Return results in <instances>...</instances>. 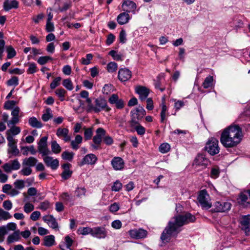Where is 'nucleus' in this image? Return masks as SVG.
I'll list each match as a JSON object with an SVG mask.
<instances>
[{"label":"nucleus","mask_w":250,"mask_h":250,"mask_svg":"<svg viewBox=\"0 0 250 250\" xmlns=\"http://www.w3.org/2000/svg\"><path fill=\"white\" fill-rule=\"evenodd\" d=\"M52 60V58L49 56H42L38 59L37 62L41 65H43L49 61Z\"/></svg>","instance_id":"47"},{"label":"nucleus","mask_w":250,"mask_h":250,"mask_svg":"<svg viewBox=\"0 0 250 250\" xmlns=\"http://www.w3.org/2000/svg\"><path fill=\"white\" fill-rule=\"evenodd\" d=\"M20 239V231H14L12 234L8 236L7 239L8 243H12L15 241H18Z\"/></svg>","instance_id":"29"},{"label":"nucleus","mask_w":250,"mask_h":250,"mask_svg":"<svg viewBox=\"0 0 250 250\" xmlns=\"http://www.w3.org/2000/svg\"><path fill=\"white\" fill-rule=\"evenodd\" d=\"M107 232L104 227H95L93 228L92 236L99 239H104L107 236Z\"/></svg>","instance_id":"15"},{"label":"nucleus","mask_w":250,"mask_h":250,"mask_svg":"<svg viewBox=\"0 0 250 250\" xmlns=\"http://www.w3.org/2000/svg\"><path fill=\"white\" fill-rule=\"evenodd\" d=\"M28 123L30 126L34 128H41L43 126L41 122L38 121V119L34 117L30 118Z\"/></svg>","instance_id":"28"},{"label":"nucleus","mask_w":250,"mask_h":250,"mask_svg":"<svg viewBox=\"0 0 250 250\" xmlns=\"http://www.w3.org/2000/svg\"><path fill=\"white\" fill-rule=\"evenodd\" d=\"M93 58L91 54H87L86 55V58H82L81 60V63L83 65H88L90 63V61Z\"/></svg>","instance_id":"48"},{"label":"nucleus","mask_w":250,"mask_h":250,"mask_svg":"<svg viewBox=\"0 0 250 250\" xmlns=\"http://www.w3.org/2000/svg\"><path fill=\"white\" fill-rule=\"evenodd\" d=\"M3 207L6 210H9L12 208V203L10 200H6L3 202Z\"/></svg>","instance_id":"62"},{"label":"nucleus","mask_w":250,"mask_h":250,"mask_svg":"<svg viewBox=\"0 0 250 250\" xmlns=\"http://www.w3.org/2000/svg\"><path fill=\"white\" fill-rule=\"evenodd\" d=\"M130 19L129 15L126 12L120 13L117 18V21L120 25L127 23Z\"/></svg>","instance_id":"25"},{"label":"nucleus","mask_w":250,"mask_h":250,"mask_svg":"<svg viewBox=\"0 0 250 250\" xmlns=\"http://www.w3.org/2000/svg\"><path fill=\"white\" fill-rule=\"evenodd\" d=\"M56 95L59 97L61 101L64 100V97L66 93V91L63 88H59L57 89L55 92Z\"/></svg>","instance_id":"36"},{"label":"nucleus","mask_w":250,"mask_h":250,"mask_svg":"<svg viewBox=\"0 0 250 250\" xmlns=\"http://www.w3.org/2000/svg\"><path fill=\"white\" fill-rule=\"evenodd\" d=\"M109 55H111L113 58L116 61H122V56L121 54H118L115 50H111L109 52Z\"/></svg>","instance_id":"54"},{"label":"nucleus","mask_w":250,"mask_h":250,"mask_svg":"<svg viewBox=\"0 0 250 250\" xmlns=\"http://www.w3.org/2000/svg\"><path fill=\"white\" fill-rule=\"evenodd\" d=\"M133 127L135 128V130L138 135H143L146 132L145 128L141 125L139 124Z\"/></svg>","instance_id":"49"},{"label":"nucleus","mask_w":250,"mask_h":250,"mask_svg":"<svg viewBox=\"0 0 250 250\" xmlns=\"http://www.w3.org/2000/svg\"><path fill=\"white\" fill-rule=\"evenodd\" d=\"M6 52L7 53V58L9 59L13 58L16 55V51L11 45L6 46Z\"/></svg>","instance_id":"35"},{"label":"nucleus","mask_w":250,"mask_h":250,"mask_svg":"<svg viewBox=\"0 0 250 250\" xmlns=\"http://www.w3.org/2000/svg\"><path fill=\"white\" fill-rule=\"evenodd\" d=\"M213 80V77L210 75L206 77L202 84L204 88H208L211 87L212 85Z\"/></svg>","instance_id":"32"},{"label":"nucleus","mask_w":250,"mask_h":250,"mask_svg":"<svg viewBox=\"0 0 250 250\" xmlns=\"http://www.w3.org/2000/svg\"><path fill=\"white\" fill-rule=\"evenodd\" d=\"M241 229L246 235H250V215L243 216L240 220Z\"/></svg>","instance_id":"12"},{"label":"nucleus","mask_w":250,"mask_h":250,"mask_svg":"<svg viewBox=\"0 0 250 250\" xmlns=\"http://www.w3.org/2000/svg\"><path fill=\"white\" fill-rule=\"evenodd\" d=\"M59 10L61 12L67 10L71 6V1L70 0H58Z\"/></svg>","instance_id":"24"},{"label":"nucleus","mask_w":250,"mask_h":250,"mask_svg":"<svg viewBox=\"0 0 250 250\" xmlns=\"http://www.w3.org/2000/svg\"><path fill=\"white\" fill-rule=\"evenodd\" d=\"M130 236L135 239H142L145 238L147 234V231L142 229H134L129 231Z\"/></svg>","instance_id":"14"},{"label":"nucleus","mask_w":250,"mask_h":250,"mask_svg":"<svg viewBox=\"0 0 250 250\" xmlns=\"http://www.w3.org/2000/svg\"><path fill=\"white\" fill-rule=\"evenodd\" d=\"M69 130L66 128L59 127L56 131V135L59 138H63V140L65 142L70 141L71 137L68 135Z\"/></svg>","instance_id":"22"},{"label":"nucleus","mask_w":250,"mask_h":250,"mask_svg":"<svg viewBox=\"0 0 250 250\" xmlns=\"http://www.w3.org/2000/svg\"><path fill=\"white\" fill-rule=\"evenodd\" d=\"M62 78L60 77L55 78L50 84V88L54 89L60 85Z\"/></svg>","instance_id":"40"},{"label":"nucleus","mask_w":250,"mask_h":250,"mask_svg":"<svg viewBox=\"0 0 250 250\" xmlns=\"http://www.w3.org/2000/svg\"><path fill=\"white\" fill-rule=\"evenodd\" d=\"M28 74H33L37 72V66L35 63H31L29 65V68L27 70Z\"/></svg>","instance_id":"58"},{"label":"nucleus","mask_w":250,"mask_h":250,"mask_svg":"<svg viewBox=\"0 0 250 250\" xmlns=\"http://www.w3.org/2000/svg\"><path fill=\"white\" fill-rule=\"evenodd\" d=\"M8 132H10L13 135H16L21 132V128L18 126L13 125L7 131V134Z\"/></svg>","instance_id":"56"},{"label":"nucleus","mask_w":250,"mask_h":250,"mask_svg":"<svg viewBox=\"0 0 250 250\" xmlns=\"http://www.w3.org/2000/svg\"><path fill=\"white\" fill-rule=\"evenodd\" d=\"M16 144H11L8 145L9 147V153H10L12 154L13 155L16 156L19 153V150L17 148V146L16 145Z\"/></svg>","instance_id":"45"},{"label":"nucleus","mask_w":250,"mask_h":250,"mask_svg":"<svg viewBox=\"0 0 250 250\" xmlns=\"http://www.w3.org/2000/svg\"><path fill=\"white\" fill-rule=\"evenodd\" d=\"M38 160L36 158L33 157H30L27 159L23 160L22 165L23 166H28L29 167H32L35 166L37 163Z\"/></svg>","instance_id":"30"},{"label":"nucleus","mask_w":250,"mask_h":250,"mask_svg":"<svg viewBox=\"0 0 250 250\" xmlns=\"http://www.w3.org/2000/svg\"><path fill=\"white\" fill-rule=\"evenodd\" d=\"M197 199L203 208L208 209L211 208L209 196L206 189L200 191Z\"/></svg>","instance_id":"4"},{"label":"nucleus","mask_w":250,"mask_h":250,"mask_svg":"<svg viewBox=\"0 0 250 250\" xmlns=\"http://www.w3.org/2000/svg\"><path fill=\"white\" fill-rule=\"evenodd\" d=\"M72 174V171L71 170L63 171L62 173L61 176L63 179L67 180L71 176Z\"/></svg>","instance_id":"60"},{"label":"nucleus","mask_w":250,"mask_h":250,"mask_svg":"<svg viewBox=\"0 0 250 250\" xmlns=\"http://www.w3.org/2000/svg\"><path fill=\"white\" fill-rule=\"evenodd\" d=\"M84 136L85 140H90L93 135L92 130L91 128H85L84 127Z\"/></svg>","instance_id":"46"},{"label":"nucleus","mask_w":250,"mask_h":250,"mask_svg":"<svg viewBox=\"0 0 250 250\" xmlns=\"http://www.w3.org/2000/svg\"><path fill=\"white\" fill-rule=\"evenodd\" d=\"M115 36L113 34H109L107 38L106 43L107 45H110L115 41Z\"/></svg>","instance_id":"64"},{"label":"nucleus","mask_w":250,"mask_h":250,"mask_svg":"<svg viewBox=\"0 0 250 250\" xmlns=\"http://www.w3.org/2000/svg\"><path fill=\"white\" fill-rule=\"evenodd\" d=\"M212 210L215 212H226L229 210L231 207L230 202L217 201L213 204Z\"/></svg>","instance_id":"7"},{"label":"nucleus","mask_w":250,"mask_h":250,"mask_svg":"<svg viewBox=\"0 0 250 250\" xmlns=\"http://www.w3.org/2000/svg\"><path fill=\"white\" fill-rule=\"evenodd\" d=\"M122 224L121 222L119 220H116L113 221L111 223V226L112 228L115 229H119L122 227Z\"/></svg>","instance_id":"63"},{"label":"nucleus","mask_w":250,"mask_h":250,"mask_svg":"<svg viewBox=\"0 0 250 250\" xmlns=\"http://www.w3.org/2000/svg\"><path fill=\"white\" fill-rule=\"evenodd\" d=\"M43 220L47 223L48 226L54 229L59 230L58 224L56 219L51 215L44 216Z\"/></svg>","instance_id":"21"},{"label":"nucleus","mask_w":250,"mask_h":250,"mask_svg":"<svg viewBox=\"0 0 250 250\" xmlns=\"http://www.w3.org/2000/svg\"><path fill=\"white\" fill-rule=\"evenodd\" d=\"M19 2L16 0L11 1L6 0L3 3V7L5 11H9L12 8H17L18 7Z\"/></svg>","instance_id":"26"},{"label":"nucleus","mask_w":250,"mask_h":250,"mask_svg":"<svg viewBox=\"0 0 250 250\" xmlns=\"http://www.w3.org/2000/svg\"><path fill=\"white\" fill-rule=\"evenodd\" d=\"M12 217L9 212L4 211L2 208H0V221L2 220H6Z\"/></svg>","instance_id":"37"},{"label":"nucleus","mask_w":250,"mask_h":250,"mask_svg":"<svg viewBox=\"0 0 250 250\" xmlns=\"http://www.w3.org/2000/svg\"><path fill=\"white\" fill-rule=\"evenodd\" d=\"M170 146L168 143H163L161 144L159 147V151L162 153H166L170 150Z\"/></svg>","instance_id":"39"},{"label":"nucleus","mask_w":250,"mask_h":250,"mask_svg":"<svg viewBox=\"0 0 250 250\" xmlns=\"http://www.w3.org/2000/svg\"><path fill=\"white\" fill-rule=\"evenodd\" d=\"M86 192V189L84 188H77L75 190V194L78 197L84 196Z\"/></svg>","instance_id":"53"},{"label":"nucleus","mask_w":250,"mask_h":250,"mask_svg":"<svg viewBox=\"0 0 250 250\" xmlns=\"http://www.w3.org/2000/svg\"><path fill=\"white\" fill-rule=\"evenodd\" d=\"M131 120L129 121L130 126H135L136 125L139 124L140 121H141L145 115L146 114V111L144 108L141 106L135 108L132 110L130 112Z\"/></svg>","instance_id":"3"},{"label":"nucleus","mask_w":250,"mask_h":250,"mask_svg":"<svg viewBox=\"0 0 250 250\" xmlns=\"http://www.w3.org/2000/svg\"><path fill=\"white\" fill-rule=\"evenodd\" d=\"M243 138L242 128L237 125H231L221 133L220 142L225 148H233L240 143Z\"/></svg>","instance_id":"2"},{"label":"nucleus","mask_w":250,"mask_h":250,"mask_svg":"<svg viewBox=\"0 0 250 250\" xmlns=\"http://www.w3.org/2000/svg\"><path fill=\"white\" fill-rule=\"evenodd\" d=\"M19 80L17 77H13L7 82V84L9 86H17L19 84Z\"/></svg>","instance_id":"55"},{"label":"nucleus","mask_w":250,"mask_h":250,"mask_svg":"<svg viewBox=\"0 0 250 250\" xmlns=\"http://www.w3.org/2000/svg\"><path fill=\"white\" fill-rule=\"evenodd\" d=\"M55 242V237L52 235H49L45 236L44 238L43 245L46 247L52 246Z\"/></svg>","instance_id":"31"},{"label":"nucleus","mask_w":250,"mask_h":250,"mask_svg":"<svg viewBox=\"0 0 250 250\" xmlns=\"http://www.w3.org/2000/svg\"><path fill=\"white\" fill-rule=\"evenodd\" d=\"M83 141V138L80 135H77L74 140L71 142V146L74 150H77L79 148V145Z\"/></svg>","instance_id":"27"},{"label":"nucleus","mask_w":250,"mask_h":250,"mask_svg":"<svg viewBox=\"0 0 250 250\" xmlns=\"http://www.w3.org/2000/svg\"><path fill=\"white\" fill-rule=\"evenodd\" d=\"M43 160L46 166L52 169H56L59 167V162L57 159H53L52 157L47 155L43 157Z\"/></svg>","instance_id":"19"},{"label":"nucleus","mask_w":250,"mask_h":250,"mask_svg":"<svg viewBox=\"0 0 250 250\" xmlns=\"http://www.w3.org/2000/svg\"><path fill=\"white\" fill-rule=\"evenodd\" d=\"M74 155V154L73 152H69L65 151L62 153V158L64 160L71 161L73 158Z\"/></svg>","instance_id":"44"},{"label":"nucleus","mask_w":250,"mask_h":250,"mask_svg":"<svg viewBox=\"0 0 250 250\" xmlns=\"http://www.w3.org/2000/svg\"><path fill=\"white\" fill-rule=\"evenodd\" d=\"M111 164L113 168L115 170H121L124 169L125 167V162L120 157H114L111 161Z\"/></svg>","instance_id":"16"},{"label":"nucleus","mask_w":250,"mask_h":250,"mask_svg":"<svg viewBox=\"0 0 250 250\" xmlns=\"http://www.w3.org/2000/svg\"><path fill=\"white\" fill-rule=\"evenodd\" d=\"M122 188V184L118 180L114 183L112 187V190L114 191H119Z\"/></svg>","instance_id":"57"},{"label":"nucleus","mask_w":250,"mask_h":250,"mask_svg":"<svg viewBox=\"0 0 250 250\" xmlns=\"http://www.w3.org/2000/svg\"><path fill=\"white\" fill-rule=\"evenodd\" d=\"M32 169L31 167H23L21 170L19 171V173L23 176H29L32 173Z\"/></svg>","instance_id":"50"},{"label":"nucleus","mask_w":250,"mask_h":250,"mask_svg":"<svg viewBox=\"0 0 250 250\" xmlns=\"http://www.w3.org/2000/svg\"><path fill=\"white\" fill-rule=\"evenodd\" d=\"M220 174L219 168L218 167H215L211 168L210 171V177L212 178L216 179L219 177Z\"/></svg>","instance_id":"43"},{"label":"nucleus","mask_w":250,"mask_h":250,"mask_svg":"<svg viewBox=\"0 0 250 250\" xmlns=\"http://www.w3.org/2000/svg\"><path fill=\"white\" fill-rule=\"evenodd\" d=\"M24 211L29 213L34 209V206L30 203H26L23 207Z\"/></svg>","instance_id":"51"},{"label":"nucleus","mask_w":250,"mask_h":250,"mask_svg":"<svg viewBox=\"0 0 250 250\" xmlns=\"http://www.w3.org/2000/svg\"><path fill=\"white\" fill-rule=\"evenodd\" d=\"M135 91L139 95V98L142 101L145 100L149 93V89L145 86H137L135 88Z\"/></svg>","instance_id":"23"},{"label":"nucleus","mask_w":250,"mask_h":250,"mask_svg":"<svg viewBox=\"0 0 250 250\" xmlns=\"http://www.w3.org/2000/svg\"><path fill=\"white\" fill-rule=\"evenodd\" d=\"M52 151L55 154L60 153L61 151V147L56 141H53L51 144Z\"/></svg>","instance_id":"34"},{"label":"nucleus","mask_w":250,"mask_h":250,"mask_svg":"<svg viewBox=\"0 0 250 250\" xmlns=\"http://www.w3.org/2000/svg\"><path fill=\"white\" fill-rule=\"evenodd\" d=\"M119 39L120 42L124 43L126 42V32L125 30H122L120 33Z\"/></svg>","instance_id":"61"},{"label":"nucleus","mask_w":250,"mask_h":250,"mask_svg":"<svg viewBox=\"0 0 250 250\" xmlns=\"http://www.w3.org/2000/svg\"><path fill=\"white\" fill-rule=\"evenodd\" d=\"M16 188L18 189H22L24 187V181L22 180H17L14 183Z\"/></svg>","instance_id":"52"},{"label":"nucleus","mask_w":250,"mask_h":250,"mask_svg":"<svg viewBox=\"0 0 250 250\" xmlns=\"http://www.w3.org/2000/svg\"><path fill=\"white\" fill-rule=\"evenodd\" d=\"M95 105L93 108V111L95 113H99L102 110H105L106 111H109L111 109L107 106L106 101L102 97H98L95 100Z\"/></svg>","instance_id":"6"},{"label":"nucleus","mask_w":250,"mask_h":250,"mask_svg":"<svg viewBox=\"0 0 250 250\" xmlns=\"http://www.w3.org/2000/svg\"><path fill=\"white\" fill-rule=\"evenodd\" d=\"M122 9L124 12L132 13L135 14V11L137 8L136 3L132 0H124L122 5Z\"/></svg>","instance_id":"13"},{"label":"nucleus","mask_w":250,"mask_h":250,"mask_svg":"<svg viewBox=\"0 0 250 250\" xmlns=\"http://www.w3.org/2000/svg\"><path fill=\"white\" fill-rule=\"evenodd\" d=\"M16 104L15 101H7L5 102L4 107L6 109H10L12 108Z\"/></svg>","instance_id":"59"},{"label":"nucleus","mask_w":250,"mask_h":250,"mask_svg":"<svg viewBox=\"0 0 250 250\" xmlns=\"http://www.w3.org/2000/svg\"><path fill=\"white\" fill-rule=\"evenodd\" d=\"M132 73L127 68H124L119 69L118 77L120 81L125 82L128 81L131 77Z\"/></svg>","instance_id":"17"},{"label":"nucleus","mask_w":250,"mask_h":250,"mask_svg":"<svg viewBox=\"0 0 250 250\" xmlns=\"http://www.w3.org/2000/svg\"><path fill=\"white\" fill-rule=\"evenodd\" d=\"M205 149L211 155H214L219 152L218 141L215 138H210L206 143Z\"/></svg>","instance_id":"5"},{"label":"nucleus","mask_w":250,"mask_h":250,"mask_svg":"<svg viewBox=\"0 0 250 250\" xmlns=\"http://www.w3.org/2000/svg\"><path fill=\"white\" fill-rule=\"evenodd\" d=\"M117 63L113 62H110L107 65V71L110 73L116 71L117 70Z\"/></svg>","instance_id":"38"},{"label":"nucleus","mask_w":250,"mask_h":250,"mask_svg":"<svg viewBox=\"0 0 250 250\" xmlns=\"http://www.w3.org/2000/svg\"><path fill=\"white\" fill-rule=\"evenodd\" d=\"M96 133V135L93 138V142L96 145H100L103 137L105 135L106 131L103 128L99 127L97 129Z\"/></svg>","instance_id":"18"},{"label":"nucleus","mask_w":250,"mask_h":250,"mask_svg":"<svg viewBox=\"0 0 250 250\" xmlns=\"http://www.w3.org/2000/svg\"><path fill=\"white\" fill-rule=\"evenodd\" d=\"M195 217L189 212L175 215L168 222L163 230L161 240L163 243L170 241L172 237H176L181 231V227L195 221Z\"/></svg>","instance_id":"1"},{"label":"nucleus","mask_w":250,"mask_h":250,"mask_svg":"<svg viewBox=\"0 0 250 250\" xmlns=\"http://www.w3.org/2000/svg\"><path fill=\"white\" fill-rule=\"evenodd\" d=\"M97 161V157L94 154H88L85 155L83 159L80 166L84 165H94Z\"/></svg>","instance_id":"20"},{"label":"nucleus","mask_w":250,"mask_h":250,"mask_svg":"<svg viewBox=\"0 0 250 250\" xmlns=\"http://www.w3.org/2000/svg\"><path fill=\"white\" fill-rule=\"evenodd\" d=\"M53 118V114L50 108H47L45 112L42 114V119L44 122H47Z\"/></svg>","instance_id":"33"},{"label":"nucleus","mask_w":250,"mask_h":250,"mask_svg":"<svg viewBox=\"0 0 250 250\" xmlns=\"http://www.w3.org/2000/svg\"><path fill=\"white\" fill-rule=\"evenodd\" d=\"M47 137L44 136L41 138L38 143V150L43 157L51 153L47 146Z\"/></svg>","instance_id":"9"},{"label":"nucleus","mask_w":250,"mask_h":250,"mask_svg":"<svg viewBox=\"0 0 250 250\" xmlns=\"http://www.w3.org/2000/svg\"><path fill=\"white\" fill-rule=\"evenodd\" d=\"M209 163V160L203 154H199L195 158L192 166L195 168L202 167L206 168Z\"/></svg>","instance_id":"10"},{"label":"nucleus","mask_w":250,"mask_h":250,"mask_svg":"<svg viewBox=\"0 0 250 250\" xmlns=\"http://www.w3.org/2000/svg\"><path fill=\"white\" fill-rule=\"evenodd\" d=\"M62 85L68 90L73 89L72 82L70 79H64L62 82Z\"/></svg>","instance_id":"41"},{"label":"nucleus","mask_w":250,"mask_h":250,"mask_svg":"<svg viewBox=\"0 0 250 250\" xmlns=\"http://www.w3.org/2000/svg\"><path fill=\"white\" fill-rule=\"evenodd\" d=\"M237 202L244 208L250 207V190L241 192L237 198Z\"/></svg>","instance_id":"8"},{"label":"nucleus","mask_w":250,"mask_h":250,"mask_svg":"<svg viewBox=\"0 0 250 250\" xmlns=\"http://www.w3.org/2000/svg\"><path fill=\"white\" fill-rule=\"evenodd\" d=\"M93 228L89 227H85L83 228H79L78 231L82 235H87L90 234L92 235Z\"/></svg>","instance_id":"42"},{"label":"nucleus","mask_w":250,"mask_h":250,"mask_svg":"<svg viewBox=\"0 0 250 250\" xmlns=\"http://www.w3.org/2000/svg\"><path fill=\"white\" fill-rule=\"evenodd\" d=\"M21 167L20 163L18 159H15L10 161L8 163L4 164L2 167L4 171L6 173L11 172L12 170H17L20 169Z\"/></svg>","instance_id":"11"}]
</instances>
